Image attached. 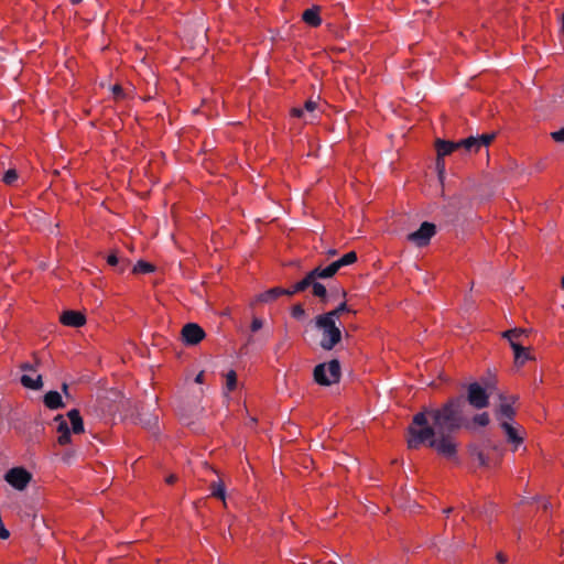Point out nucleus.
Instances as JSON below:
<instances>
[{
	"instance_id": "26",
	"label": "nucleus",
	"mask_w": 564,
	"mask_h": 564,
	"mask_svg": "<svg viewBox=\"0 0 564 564\" xmlns=\"http://www.w3.org/2000/svg\"><path fill=\"white\" fill-rule=\"evenodd\" d=\"M237 387V375L234 370H230L226 375V389L227 391H232Z\"/></svg>"
},
{
	"instance_id": "27",
	"label": "nucleus",
	"mask_w": 564,
	"mask_h": 564,
	"mask_svg": "<svg viewBox=\"0 0 564 564\" xmlns=\"http://www.w3.org/2000/svg\"><path fill=\"white\" fill-rule=\"evenodd\" d=\"M477 459H478V463L480 466L488 467V468L496 466L498 463V462L490 460L484 452L477 453Z\"/></svg>"
},
{
	"instance_id": "42",
	"label": "nucleus",
	"mask_w": 564,
	"mask_h": 564,
	"mask_svg": "<svg viewBox=\"0 0 564 564\" xmlns=\"http://www.w3.org/2000/svg\"><path fill=\"white\" fill-rule=\"evenodd\" d=\"M70 1H72V3H74V4H77V3H79L82 0H70Z\"/></svg>"
},
{
	"instance_id": "5",
	"label": "nucleus",
	"mask_w": 564,
	"mask_h": 564,
	"mask_svg": "<svg viewBox=\"0 0 564 564\" xmlns=\"http://www.w3.org/2000/svg\"><path fill=\"white\" fill-rule=\"evenodd\" d=\"M502 336L508 339L513 354H514V365L517 367H522L528 360L532 357L528 348L523 347L521 338L524 336V332L522 329H510L502 334Z\"/></svg>"
},
{
	"instance_id": "13",
	"label": "nucleus",
	"mask_w": 564,
	"mask_h": 564,
	"mask_svg": "<svg viewBox=\"0 0 564 564\" xmlns=\"http://www.w3.org/2000/svg\"><path fill=\"white\" fill-rule=\"evenodd\" d=\"M318 104L314 100H307L303 108H293L291 115L304 120L305 123H312L316 118Z\"/></svg>"
},
{
	"instance_id": "4",
	"label": "nucleus",
	"mask_w": 564,
	"mask_h": 564,
	"mask_svg": "<svg viewBox=\"0 0 564 564\" xmlns=\"http://www.w3.org/2000/svg\"><path fill=\"white\" fill-rule=\"evenodd\" d=\"M334 314H321L315 318V326L321 332V347L324 350H332L341 340V330L337 325Z\"/></svg>"
},
{
	"instance_id": "10",
	"label": "nucleus",
	"mask_w": 564,
	"mask_h": 564,
	"mask_svg": "<svg viewBox=\"0 0 564 564\" xmlns=\"http://www.w3.org/2000/svg\"><path fill=\"white\" fill-rule=\"evenodd\" d=\"M435 235V225L432 223H423L421 227L414 231L411 232L408 236V240L414 243L417 247L426 246L431 238Z\"/></svg>"
},
{
	"instance_id": "12",
	"label": "nucleus",
	"mask_w": 564,
	"mask_h": 564,
	"mask_svg": "<svg viewBox=\"0 0 564 564\" xmlns=\"http://www.w3.org/2000/svg\"><path fill=\"white\" fill-rule=\"evenodd\" d=\"M21 369L25 372L32 371V373H24L21 377V383L23 387L32 390H39L42 388V376L36 373V370L30 364H23Z\"/></svg>"
},
{
	"instance_id": "22",
	"label": "nucleus",
	"mask_w": 564,
	"mask_h": 564,
	"mask_svg": "<svg viewBox=\"0 0 564 564\" xmlns=\"http://www.w3.org/2000/svg\"><path fill=\"white\" fill-rule=\"evenodd\" d=\"M107 263L109 265H111V267H117L118 265L119 267L118 268L119 272H123L127 269L128 264H129V262L127 260H121L120 261L118 256L116 254V252H112V253H110L107 257Z\"/></svg>"
},
{
	"instance_id": "39",
	"label": "nucleus",
	"mask_w": 564,
	"mask_h": 564,
	"mask_svg": "<svg viewBox=\"0 0 564 564\" xmlns=\"http://www.w3.org/2000/svg\"><path fill=\"white\" fill-rule=\"evenodd\" d=\"M62 390H63V392L67 393L68 386L66 383H63Z\"/></svg>"
},
{
	"instance_id": "30",
	"label": "nucleus",
	"mask_w": 564,
	"mask_h": 564,
	"mask_svg": "<svg viewBox=\"0 0 564 564\" xmlns=\"http://www.w3.org/2000/svg\"><path fill=\"white\" fill-rule=\"evenodd\" d=\"M291 315L295 319H302L305 315V310L303 308V306L301 304H296L292 307Z\"/></svg>"
},
{
	"instance_id": "7",
	"label": "nucleus",
	"mask_w": 564,
	"mask_h": 564,
	"mask_svg": "<svg viewBox=\"0 0 564 564\" xmlns=\"http://www.w3.org/2000/svg\"><path fill=\"white\" fill-rule=\"evenodd\" d=\"M6 481L17 490H24L32 480V474L23 467H13L6 473Z\"/></svg>"
},
{
	"instance_id": "18",
	"label": "nucleus",
	"mask_w": 564,
	"mask_h": 564,
	"mask_svg": "<svg viewBox=\"0 0 564 564\" xmlns=\"http://www.w3.org/2000/svg\"><path fill=\"white\" fill-rule=\"evenodd\" d=\"M44 404L51 410H56L64 406L62 395L57 391L47 392L44 395Z\"/></svg>"
},
{
	"instance_id": "15",
	"label": "nucleus",
	"mask_w": 564,
	"mask_h": 564,
	"mask_svg": "<svg viewBox=\"0 0 564 564\" xmlns=\"http://www.w3.org/2000/svg\"><path fill=\"white\" fill-rule=\"evenodd\" d=\"M500 401L501 403L496 413L497 420L500 422V424L502 423V421L506 420H508L509 422H514V410L512 408V403L514 402L513 397L511 398V402H509L505 397L501 395Z\"/></svg>"
},
{
	"instance_id": "1",
	"label": "nucleus",
	"mask_w": 564,
	"mask_h": 564,
	"mask_svg": "<svg viewBox=\"0 0 564 564\" xmlns=\"http://www.w3.org/2000/svg\"><path fill=\"white\" fill-rule=\"evenodd\" d=\"M462 425V401L452 399L441 408H429L416 413L408 429V446L426 445L438 455L455 460L457 442L453 433Z\"/></svg>"
},
{
	"instance_id": "33",
	"label": "nucleus",
	"mask_w": 564,
	"mask_h": 564,
	"mask_svg": "<svg viewBox=\"0 0 564 564\" xmlns=\"http://www.w3.org/2000/svg\"><path fill=\"white\" fill-rule=\"evenodd\" d=\"M262 326H263L262 319H260L258 317H254L252 319V323H251V330L252 332H258L260 328H262Z\"/></svg>"
},
{
	"instance_id": "34",
	"label": "nucleus",
	"mask_w": 564,
	"mask_h": 564,
	"mask_svg": "<svg viewBox=\"0 0 564 564\" xmlns=\"http://www.w3.org/2000/svg\"><path fill=\"white\" fill-rule=\"evenodd\" d=\"M112 94L115 98H120L122 96V88L119 85L112 86Z\"/></svg>"
},
{
	"instance_id": "37",
	"label": "nucleus",
	"mask_w": 564,
	"mask_h": 564,
	"mask_svg": "<svg viewBox=\"0 0 564 564\" xmlns=\"http://www.w3.org/2000/svg\"><path fill=\"white\" fill-rule=\"evenodd\" d=\"M195 382H197V383H203V382H204V372H203V371H200V372L196 376V378H195Z\"/></svg>"
},
{
	"instance_id": "36",
	"label": "nucleus",
	"mask_w": 564,
	"mask_h": 564,
	"mask_svg": "<svg viewBox=\"0 0 564 564\" xmlns=\"http://www.w3.org/2000/svg\"><path fill=\"white\" fill-rule=\"evenodd\" d=\"M496 557H497V561L501 564H505L508 561L507 555L501 552H499Z\"/></svg>"
},
{
	"instance_id": "28",
	"label": "nucleus",
	"mask_w": 564,
	"mask_h": 564,
	"mask_svg": "<svg viewBox=\"0 0 564 564\" xmlns=\"http://www.w3.org/2000/svg\"><path fill=\"white\" fill-rule=\"evenodd\" d=\"M312 285V290H313V294L317 297H325L326 296V288L319 283V282H316L315 280L313 281V283H311Z\"/></svg>"
},
{
	"instance_id": "40",
	"label": "nucleus",
	"mask_w": 564,
	"mask_h": 564,
	"mask_svg": "<svg viewBox=\"0 0 564 564\" xmlns=\"http://www.w3.org/2000/svg\"><path fill=\"white\" fill-rule=\"evenodd\" d=\"M327 253H328L329 256H334V254L336 253V250L330 249V250H328V251H327Z\"/></svg>"
},
{
	"instance_id": "3",
	"label": "nucleus",
	"mask_w": 564,
	"mask_h": 564,
	"mask_svg": "<svg viewBox=\"0 0 564 564\" xmlns=\"http://www.w3.org/2000/svg\"><path fill=\"white\" fill-rule=\"evenodd\" d=\"M55 422L57 423V443L61 446L72 443L73 434L78 435L85 431L83 419L76 409L68 411L66 416L57 415Z\"/></svg>"
},
{
	"instance_id": "29",
	"label": "nucleus",
	"mask_w": 564,
	"mask_h": 564,
	"mask_svg": "<svg viewBox=\"0 0 564 564\" xmlns=\"http://www.w3.org/2000/svg\"><path fill=\"white\" fill-rule=\"evenodd\" d=\"M18 180V173L15 170H8L3 175V182L8 185H12Z\"/></svg>"
},
{
	"instance_id": "43",
	"label": "nucleus",
	"mask_w": 564,
	"mask_h": 564,
	"mask_svg": "<svg viewBox=\"0 0 564 564\" xmlns=\"http://www.w3.org/2000/svg\"><path fill=\"white\" fill-rule=\"evenodd\" d=\"M562 286L564 289V276L562 278Z\"/></svg>"
},
{
	"instance_id": "32",
	"label": "nucleus",
	"mask_w": 564,
	"mask_h": 564,
	"mask_svg": "<svg viewBox=\"0 0 564 564\" xmlns=\"http://www.w3.org/2000/svg\"><path fill=\"white\" fill-rule=\"evenodd\" d=\"M551 137L555 142L564 143V127L560 130L551 132Z\"/></svg>"
},
{
	"instance_id": "20",
	"label": "nucleus",
	"mask_w": 564,
	"mask_h": 564,
	"mask_svg": "<svg viewBox=\"0 0 564 564\" xmlns=\"http://www.w3.org/2000/svg\"><path fill=\"white\" fill-rule=\"evenodd\" d=\"M313 275L308 273L303 280L295 283L292 288L285 289L286 295L291 296L295 293L304 291L306 288L311 285V283H313Z\"/></svg>"
},
{
	"instance_id": "8",
	"label": "nucleus",
	"mask_w": 564,
	"mask_h": 564,
	"mask_svg": "<svg viewBox=\"0 0 564 564\" xmlns=\"http://www.w3.org/2000/svg\"><path fill=\"white\" fill-rule=\"evenodd\" d=\"M507 442L512 446V451H517L524 438V430L516 422H509L508 420L502 421L500 424Z\"/></svg>"
},
{
	"instance_id": "35",
	"label": "nucleus",
	"mask_w": 564,
	"mask_h": 564,
	"mask_svg": "<svg viewBox=\"0 0 564 564\" xmlns=\"http://www.w3.org/2000/svg\"><path fill=\"white\" fill-rule=\"evenodd\" d=\"M9 531L4 528V525L1 523L0 524V539H8L9 538Z\"/></svg>"
},
{
	"instance_id": "24",
	"label": "nucleus",
	"mask_w": 564,
	"mask_h": 564,
	"mask_svg": "<svg viewBox=\"0 0 564 564\" xmlns=\"http://www.w3.org/2000/svg\"><path fill=\"white\" fill-rule=\"evenodd\" d=\"M133 273H150L154 271V267L145 261H138L133 267Z\"/></svg>"
},
{
	"instance_id": "31",
	"label": "nucleus",
	"mask_w": 564,
	"mask_h": 564,
	"mask_svg": "<svg viewBox=\"0 0 564 564\" xmlns=\"http://www.w3.org/2000/svg\"><path fill=\"white\" fill-rule=\"evenodd\" d=\"M474 423L480 426H486L489 423V415L487 413L477 414L474 417Z\"/></svg>"
},
{
	"instance_id": "23",
	"label": "nucleus",
	"mask_w": 564,
	"mask_h": 564,
	"mask_svg": "<svg viewBox=\"0 0 564 564\" xmlns=\"http://www.w3.org/2000/svg\"><path fill=\"white\" fill-rule=\"evenodd\" d=\"M344 313L356 314V311L348 306L346 302H343L335 310L327 312L326 314H334V318L338 321Z\"/></svg>"
},
{
	"instance_id": "2",
	"label": "nucleus",
	"mask_w": 564,
	"mask_h": 564,
	"mask_svg": "<svg viewBox=\"0 0 564 564\" xmlns=\"http://www.w3.org/2000/svg\"><path fill=\"white\" fill-rule=\"evenodd\" d=\"M494 140V134H482L481 137H469L458 142L437 140V162L436 166L438 174L442 177L445 171V163L443 158L451 154L453 151L459 148H464L468 152H478L481 147H487Z\"/></svg>"
},
{
	"instance_id": "25",
	"label": "nucleus",
	"mask_w": 564,
	"mask_h": 564,
	"mask_svg": "<svg viewBox=\"0 0 564 564\" xmlns=\"http://www.w3.org/2000/svg\"><path fill=\"white\" fill-rule=\"evenodd\" d=\"M212 496L225 500L226 491L221 481L214 482L212 486Z\"/></svg>"
},
{
	"instance_id": "11",
	"label": "nucleus",
	"mask_w": 564,
	"mask_h": 564,
	"mask_svg": "<svg viewBox=\"0 0 564 564\" xmlns=\"http://www.w3.org/2000/svg\"><path fill=\"white\" fill-rule=\"evenodd\" d=\"M204 337V329L195 323L186 324L182 329V338L186 345H197Z\"/></svg>"
},
{
	"instance_id": "14",
	"label": "nucleus",
	"mask_w": 564,
	"mask_h": 564,
	"mask_svg": "<svg viewBox=\"0 0 564 564\" xmlns=\"http://www.w3.org/2000/svg\"><path fill=\"white\" fill-rule=\"evenodd\" d=\"M59 321L63 325L69 327H82L86 323V316L77 311H65Z\"/></svg>"
},
{
	"instance_id": "38",
	"label": "nucleus",
	"mask_w": 564,
	"mask_h": 564,
	"mask_svg": "<svg viewBox=\"0 0 564 564\" xmlns=\"http://www.w3.org/2000/svg\"><path fill=\"white\" fill-rule=\"evenodd\" d=\"M176 480V477L174 475H170L169 477H166L165 481L170 485L174 484Z\"/></svg>"
},
{
	"instance_id": "16",
	"label": "nucleus",
	"mask_w": 564,
	"mask_h": 564,
	"mask_svg": "<svg viewBox=\"0 0 564 564\" xmlns=\"http://www.w3.org/2000/svg\"><path fill=\"white\" fill-rule=\"evenodd\" d=\"M286 295L285 289L283 288H272L267 290L260 294H258L254 299L256 302L259 303H270L275 301L279 296Z\"/></svg>"
},
{
	"instance_id": "41",
	"label": "nucleus",
	"mask_w": 564,
	"mask_h": 564,
	"mask_svg": "<svg viewBox=\"0 0 564 564\" xmlns=\"http://www.w3.org/2000/svg\"><path fill=\"white\" fill-rule=\"evenodd\" d=\"M562 30L564 32V13H563V17H562Z\"/></svg>"
},
{
	"instance_id": "19",
	"label": "nucleus",
	"mask_w": 564,
	"mask_h": 564,
	"mask_svg": "<svg viewBox=\"0 0 564 564\" xmlns=\"http://www.w3.org/2000/svg\"><path fill=\"white\" fill-rule=\"evenodd\" d=\"M356 261H357L356 252L349 251L346 254H344L341 258H339L338 260L332 262L330 265H332V269L334 270V272L337 273V271L340 268L352 264Z\"/></svg>"
},
{
	"instance_id": "6",
	"label": "nucleus",
	"mask_w": 564,
	"mask_h": 564,
	"mask_svg": "<svg viewBox=\"0 0 564 564\" xmlns=\"http://www.w3.org/2000/svg\"><path fill=\"white\" fill-rule=\"evenodd\" d=\"M314 379L321 386H330L340 379V365L333 359L329 362L319 364L314 369Z\"/></svg>"
},
{
	"instance_id": "9",
	"label": "nucleus",
	"mask_w": 564,
	"mask_h": 564,
	"mask_svg": "<svg viewBox=\"0 0 564 564\" xmlns=\"http://www.w3.org/2000/svg\"><path fill=\"white\" fill-rule=\"evenodd\" d=\"M467 400L475 409H484L489 403V395L479 383L474 382L468 386Z\"/></svg>"
},
{
	"instance_id": "21",
	"label": "nucleus",
	"mask_w": 564,
	"mask_h": 564,
	"mask_svg": "<svg viewBox=\"0 0 564 564\" xmlns=\"http://www.w3.org/2000/svg\"><path fill=\"white\" fill-rule=\"evenodd\" d=\"M311 275H313V280H316L317 278H321V279H327V278H332L334 274H336L334 272V270L332 269V265H327L326 268H315L313 271L310 272Z\"/></svg>"
},
{
	"instance_id": "17",
	"label": "nucleus",
	"mask_w": 564,
	"mask_h": 564,
	"mask_svg": "<svg viewBox=\"0 0 564 564\" xmlns=\"http://www.w3.org/2000/svg\"><path fill=\"white\" fill-rule=\"evenodd\" d=\"M303 21L310 26L317 28L322 24V19L319 17V8L313 7L305 10L302 14Z\"/></svg>"
}]
</instances>
